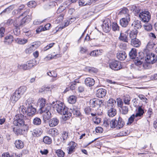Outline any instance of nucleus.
Segmentation results:
<instances>
[{
  "label": "nucleus",
  "instance_id": "6ab92c4d",
  "mask_svg": "<svg viewBox=\"0 0 157 157\" xmlns=\"http://www.w3.org/2000/svg\"><path fill=\"white\" fill-rule=\"evenodd\" d=\"M36 112V109L32 105H29L27 108V115L29 116H33Z\"/></svg>",
  "mask_w": 157,
  "mask_h": 157
},
{
  "label": "nucleus",
  "instance_id": "f03ea898",
  "mask_svg": "<svg viewBox=\"0 0 157 157\" xmlns=\"http://www.w3.org/2000/svg\"><path fill=\"white\" fill-rule=\"evenodd\" d=\"M26 90L27 87L25 86H20L16 90L10 98L11 102L13 103H15L24 94Z\"/></svg>",
  "mask_w": 157,
  "mask_h": 157
},
{
  "label": "nucleus",
  "instance_id": "7ed1b4c3",
  "mask_svg": "<svg viewBox=\"0 0 157 157\" xmlns=\"http://www.w3.org/2000/svg\"><path fill=\"white\" fill-rule=\"evenodd\" d=\"M142 52L144 54V60L147 63L153 64L157 60V56L147 49H144Z\"/></svg>",
  "mask_w": 157,
  "mask_h": 157
},
{
  "label": "nucleus",
  "instance_id": "37998d69",
  "mask_svg": "<svg viewBox=\"0 0 157 157\" xmlns=\"http://www.w3.org/2000/svg\"><path fill=\"white\" fill-rule=\"evenodd\" d=\"M128 33H121L119 37V39H127Z\"/></svg>",
  "mask_w": 157,
  "mask_h": 157
},
{
  "label": "nucleus",
  "instance_id": "052dcab7",
  "mask_svg": "<svg viewBox=\"0 0 157 157\" xmlns=\"http://www.w3.org/2000/svg\"><path fill=\"white\" fill-rule=\"evenodd\" d=\"M46 19H45L44 20H43L42 21H39L38 19H36L34 20V21L33 22V24L34 25H38L42 23L43 22L45 21Z\"/></svg>",
  "mask_w": 157,
  "mask_h": 157
},
{
  "label": "nucleus",
  "instance_id": "a18cd8bd",
  "mask_svg": "<svg viewBox=\"0 0 157 157\" xmlns=\"http://www.w3.org/2000/svg\"><path fill=\"white\" fill-rule=\"evenodd\" d=\"M131 99L129 96L127 97L124 96L123 100L124 103L126 105H129Z\"/></svg>",
  "mask_w": 157,
  "mask_h": 157
},
{
  "label": "nucleus",
  "instance_id": "a878e982",
  "mask_svg": "<svg viewBox=\"0 0 157 157\" xmlns=\"http://www.w3.org/2000/svg\"><path fill=\"white\" fill-rule=\"evenodd\" d=\"M117 129H120L122 128L124 125V123L123 121L122 118L119 117H118V119H117Z\"/></svg>",
  "mask_w": 157,
  "mask_h": 157
},
{
  "label": "nucleus",
  "instance_id": "f3484780",
  "mask_svg": "<svg viewBox=\"0 0 157 157\" xmlns=\"http://www.w3.org/2000/svg\"><path fill=\"white\" fill-rule=\"evenodd\" d=\"M85 83L87 86H92L95 83V81L94 79L91 78H87L85 80Z\"/></svg>",
  "mask_w": 157,
  "mask_h": 157
},
{
  "label": "nucleus",
  "instance_id": "1a4fd4ad",
  "mask_svg": "<svg viewBox=\"0 0 157 157\" xmlns=\"http://www.w3.org/2000/svg\"><path fill=\"white\" fill-rule=\"evenodd\" d=\"M68 108L64 105L63 107V108L61 109L62 112L63 113H59L64 116L63 118L65 120H67L71 116V113L68 111Z\"/></svg>",
  "mask_w": 157,
  "mask_h": 157
},
{
  "label": "nucleus",
  "instance_id": "cd10ccee",
  "mask_svg": "<svg viewBox=\"0 0 157 157\" xmlns=\"http://www.w3.org/2000/svg\"><path fill=\"white\" fill-rule=\"evenodd\" d=\"M117 113L116 110L114 108H110L108 111V115L111 117H113L115 116Z\"/></svg>",
  "mask_w": 157,
  "mask_h": 157
},
{
  "label": "nucleus",
  "instance_id": "9d476101",
  "mask_svg": "<svg viewBox=\"0 0 157 157\" xmlns=\"http://www.w3.org/2000/svg\"><path fill=\"white\" fill-rule=\"evenodd\" d=\"M29 18L27 17H25L22 19L21 21V23L18 24H17V25L15 26V30H17L16 31H18L20 30V28L21 27H22L24 25V24L26 22H28L30 21L31 19L30 18V17L29 15H28Z\"/></svg>",
  "mask_w": 157,
  "mask_h": 157
},
{
  "label": "nucleus",
  "instance_id": "c756f323",
  "mask_svg": "<svg viewBox=\"0 0 157 157\" xmlns=\"http://www.w3.org/2000/svg\"><path fill=\"white\" fill-rule=\"evenodd\" d=\"M26 63L28 65V67H29L30 69L37 64V62L35 59H33L28 61Z\"/></svg>",
  "mask_w": 157,
  "mask_h": 157
},
{
  "label": "nucleus",
  "instance_id": "dca6fc26",
  "mask_svg": "<svg viewBox=\"0 0 157 157\" xmlns=\"http://www.w3.org/2000/svg\"><path fill=\"white\" fill-rule=\"evenodd\" d=\"M106 94V90L103 89H99L96 92V96L99 98H102L105 96Z\"/></svg>",
  "mask_w": 157,
  "mask_h": 157
},
{
  "label": "nucleus",
  "instance_id": "bb28decb",
  "mask_svg": "<svg viewBox=\"0 0 157 157\" xmlns=\"http://www.w3.org/2000/svg\"><path fill=\"white\" fill-rule=\"evenodd\" d=\"M72 110V113L74 115L77 117L81 115V113L80 112L79 109L77 108L76 106H74Z\"/></svg>",
  "mask_w": 157,
  "mask_h": 157
},
{
  "label": "nucleus",
  "instance_id": "aec40b11",
  "mask_svg": "<svg viewBox=\"0 0 157 157\" xmlns=\"http://www.w3.org/2000/svg\"><path fill=\"white\" fill-rule=\"evenodd\" d=\"M105 122L107 125H108L109 123L110 124V126L111 128H114L116 127L117 129V121L116 118L115 119H113L111 121H109L108 120L107 121H106Z\"/></svg>",
  "mask_w": 157,
  "mask_h": 157
},
{
  "label": "nucleus",
  "instance_id": "5701e85b",
  "mask_svg": "<svg viewBox=\"0 0 157 157\" xmlns=\"http://www.w3.org/2000/svg\"><path fill=\"white\" fill-rule=\"evenodd\" d=\"M32 134L35 137H39L42 134V130L40 129H36L31 131Z\"/></svg>",
  "mask_w": 157,
  "mask_h": 157
},
{
  "label": "nucleus",
  "instance_id": "58836bf2",
  "mask_svg": "<svg viewBox=\"0 0 157 157\" xmlns=\"http://www.w3.org/2000/svg\"><path fill=\"white\" fill-rule=\"evenodd\" d=\"M68 101L70 104L75 103L76 101V98L75 96H71L68 98Z\"/></svg>",
  "mask_w": 157,
  "mask_h": 157
},
{
  "label": "nucleus",
  "instance_id": "423d86ee",
  "mask_svg": "<svg viewBox=\"0 0 157 157\" xmlns=\"http://www.w3.org/2000/svg\"><path fill=\"white\" fill-rule=\"evenodd\" d=\"M12 128L14 133L17 136L23 134L24 132H27L29 128L28 126H26L25 128L23 127V129L19 128L16 126H12Z\"/></svg>",
  "mask_w": 157,
  "mask_h": 157
},
{
  "label": "nucleus",
  "instance_id": "0e129e2a",
  "mask_svg": "<svg viewBox=\"0 0 157 157\" xmlns=\"http://www.w3.org/2000/svg\"><path fill=\"white\" fill-rule=\"evenodd\" d=\"M95 131L97 133H101L103 132V130L101 127H98L96 128Z\"/></svg>",
  "mask_w": 157,
  "mask_h": 157
},
{
  "label": "nucleus",
  "instance_id": "4d7b16f0",
  "mask_svg": "<svg viewBox=\"0 0 157 157\" xmlns=\"http://www.w3.org/2000/svg\"><path fill=\"white\" fill-rule=\"evenodd\" d=\"M135 117H136L135 116V115L134 114L132 115L128 119V123L130 124L132 123L133 122Z\"/></svg>",
  "mask_w": 157,
  "mask_h": 157
},
{
  "label": "nucleus",
  "instance_id": "4be33fe9",
  "mask_svg": "<svg viewBox=\"0 0 157 157\" xmlns=\"http://www.w3.org/2000/svg\"><path fill=\"white\" fill-rule=\"evenodd\" d=\"M59 123V120L56 118H53L50 120L49 122V125L51 127L56 126Z\"/></svg>",
  "mask_w": 157,
  "mask_h": 157
},
{
  "label": "nucleus",
  "instance_id": "338daca9",
  "mask_svg": "<svg viewBox=\"0 0 157 157\" xmlns=\"http://www.w3.org/2000/svg\"><path fill=\"white\" fill-rule=\"evenodd\" d=\"M117 104L118 106L121 108L123 106V102L122 100L118 98L117 99Z\"/></svg>",
  "mask_w": 157,
  "mask_h": 157
},
{
  "label": "nucleus",
  "instance_id": "f704fd0d",
  "mask_svg": "<svg viewBox=\"0 0 157 157\" xmlns=\"http://www.w3.org/2000/svg\"><path fill=\"white\" fill-rule=\"evenodd\" d=\"M61 137L62 138V141L65 142L68 138V133L66 131H63Z\"/></svg>",
  "mask_w": 157,
  "mask_h": 157
},
{
  "label": "nucleus",
  "instance_id": "8fccbe9b",
  "mask_svg": "<svg viewBox=\"0 0 157 157\" xmlns=\"http://www.w3.org/2000/svg\"><path fill=\"white\" fill-rule=\"evenodd\" d=\"M155 44L151 41L149 42L147 45L146 48L147 49H147L148 51V49H151L153 48Z\"/></svg>",
  "mask_w": 157,
  "mask_h": 157
},
{
  "label": "nucleus",
  "instance_id": "2eb2a0df",
  "mask_svg": "<svg viewBox=\"0 0 157 157\" xmlns=\"http://www.w3.org/2000/svg\"><path fill=\"white\" fill-rule=\"evenodd\" d=\"M111 24L110 22H109L107 20H105L102 25V29L104 31L105 33H108L110 29V26Z\"/></svg>",
  "mask_w": 157,
  "mask_h": 157
},
{
  "label": "nucleus",
  "instance_id": "f257e3e1",
  "mask_svg": "<svg viewBox=\"0 0 157 157\" xmlns=\"http://www.w3.org/2000/svg\"><path fill=\"white\" fill-rule=\"evenodd\" d=\"M37 103L41 112L44 113L43 115L44 120H49L51 115L50 111L51 109V105L47 103L46 99L43 98H39Z\"/></svg>",
  "mask_w": 157,
  "mask_h": 157
},
{
  "label": "nucleus",
  "instance_id": "7c9ffc66",
  "mask_svg": "<svg viewBox=\"0 0 157 157\" xmlns=\"http://www.w3.org/2000/svg\"><path fill=\"white\" fill-rule=\"evenodd\" d=\"M58 130L55 128H52L48 131V133L51 136L54 137L58 134Z\"/></svg>",
  "mask_w": 157,
  "mask_h": 157
},
{
  "label": "nucleus",
  "instance_id": "5fc2aeb1",
  "mask_svg": "<svg viewBox=\"0 0 157 157\" xmlns=\"http://www.w3.org/2000/svg\"><path fill=\"white\" fill-rule=\"evenodd\" d=\"M18 68L19 69H23L24 70H27V68L25 64L18 65L17 66Z\"/></svg>",
  "mask_w": 157,
  "mask_h": 157
},
{
  "label": "nucleus",
  "instance_id": "603ef678",
  "mask_svg": "<svg viewBox=\"0 0 157 157\" xmlns=\"http://www.w3.org/2000/svg\"><path fill=\"white\" fill-rule=\"evenodd\" d=\"M144 29L147 31H150L152 29V25L150 24L144 25Z\"/></svg>",
  "mask_w": 157,
  "mask_h": 157
},
{
  "label": "nucleus",
  "instance_id": "ddd939ff",
  "mask_svg": "<svg viewBox=\"0 0 157 157\" xmlns=\"http://www.w3.org/2000/svg\"><path fill=\"white\" fill-rule=\"evenodd\" d=\"M130 17L127 16L125 17L122 18L120 20V25L123 27H126L130 21Z\"/></svg>",
  "mask_w": 157,
  "mask_h": 157
},
{
  "label": "nucleus",
  "instance_id": "473e14b6",
  "mask_svg": "<svg viewBox=\"0 0 157 157\" xmlns=\"http://www.w3.org/2000/svg\"><path fill=\"white\" fill-rule=\"evenodd\" d=\"M128 108L127 106L124 105L121 108L120 111L121 113L123 115L127 114L128 112Z\"/></svg>",
  "mask_w": 157,
  "mask_h": 157
},
{
  "label": "nucleus",
  "instance_id": "412c9836",
  "mask_svg": "<svg viewBox=\"0 0 157 157\" xmlns=\"http://www.w3.org/2000/svg\"><path fill=\"white\" fill-rule=\"evenodd\" d=\"M117 57L118 59L123 60L126 58L127 55L124 52L121 51L117 53Z\"/></svg>",
  "mask_w": 157,
  "mask_h": 157
},
{
  "label": "nucleus",
  "instance_id": "79ce46f5",
  "mask_svg": "<svg viewBox=\"0 0 157 157\" xmlns=\"http://www.w3.org/2000/svg\"><path fill=\"white\" fill-rule=\"evenodd\" d=\"M52 140L48 136H45L43 139V142L46 144H51Z\"/></svg>",
  "mask_w": 157,
  "mask_h": 157
},
{
  "label": "nucleus",
  "instance_id": "20e7f679",
  "mask_svg": "<svg viewBox=\"0 0 157 157\" xmlns=\"http://www.w3.org/2000/svg\"><path fill=\"white\" fill-rule=\"evenodd\" d=\"M26 119V117L21 114L16 115L14 118L13 124L14 126L25 127L28 124L25 123V120Z\"/></svg>",
  "mask_w": 157,
  "mask_h": 157
},
{
  "label": "nucleus",
  "instance_id": "0eeeda50",
  "mask_svg": "<svg viewBox=\"0 0 157 157\" xmlns=\"http://www.w3.org/2000/svg\"><path fill=\"white\" fill-rule=\"evenodd\" d=\"M139 17L142 21L148 22L151 19V15L149 11H144L140 13Z\"/></svg>",
  "mask_w": 157,
  "mask_h": 157
},
{
  "label": "nucleus",
  "instance_id": "a19ab883",
  "mask_svg": "<svg viewBox=\"0 0 157 157\" xmlns=\"http://www.w3.org/2000/svg\"><path fill=\"white\" fill-rule=\"evenodd\" d=\"M137 32L136 31L135 32H132L130 33L129 36V37L131 39H136V36Z\"/></svg>",
  "mask_w": 157,
  "mask_h": 157
},
{
  "label": "nucleus",
  "instance_id": "09e8293b",
  "mask_svg": "<svg viewBox=\"0 0 157 157\" xmlns=\"http://www.w3.org/2000/svg\"><path fill=\"white\" fill-rule=\"evenodd\" d=\"M27 5L30 8H34L36 6V4L35 2L32 1L29 2Z\"/></svg>",
  "mask_w": 157,
  "mask_h": 157
},
{
  "label": "nucleus",
  "instance_id": "9b49d317",
  "mask_svg": "<svg viewBox=\"0 0 157 157\" xmlns=\"http://www.w3.org/2000/svg\"><path fill=\"white\" fill-rule=\"evenodd\" d=\"M102 101L96 99H93L90 101V107L92 108H96L98 109L102 103Z\"/></svg>",
  "mask_w": 157,
  "mask_h": 157
},
{
  "label": "nucleus",
  "instance_id": "b1692460",
  "mask_svg": "<svg viewBox=\"0 0 157 157\" xmlns=\"http://www.w3.org/2000/svg\"><path fill=\"white\" fill-rule=\"evenodd\" d=\"M16 148L18 149H21L24 147V144L23 142L21 140H16L14 143Z\"/></svg>",
  "mask_w": 157,
  "mask_h": 157
},
{
  "label": "nucleus",
  "instance_id": "bf43d9fd",
  "mask_svg": "<svg viewBox=\"0 0 157 157\" xmlns=\"http://www.w3.org/2000/svg\"><path fill=\"white\" fill-rule=\"evenodd\" d=\"M65 9V7L63 6H61L58 8L57 13H59L61 12H62Z\"/></svg>",
  "mask_w": 157,
  "mask_h": 157
},
{
  "label": "nucleus",
  "instance_id": "4c0bfd02",
  "mask_svg": "<svg viewBox=\"0 0 157 157\" xmlns=\"http://www.w3.org/2000/svg\"><path fill=\"white\" fill-rule=\"evenodd\" d=\"M35 49V48L31 45L29 47L27 48L25 51L26 54H29L32 52Z\"/></svg>",
  "mask_w": 157,
  "mask_h": 157
},
{
  "label": "nucleus",
  "instance_id": "f8f14e48",
  "mask_svg": "<svg viewBox=\"0 0 157 157\" xmlns=\"http://www.w3.org/2000/svg\"><path fill=\"white\" fill-rule=\"evenodd\" d=\"M142 60H144V54L142 52H140L139 53L138 56L136 57V59L135 60V63L137 66L141 65L143 61Z\"/></svg>",
  "mask_w": 157,
  "mask_h": 157
},
{
  "label": "nucleus",
  "instance_id": "72a5a7b5",
  "mask_svg": "<svg viewBox=\"0 0 157 157\" xmlns=\"http://www.w3.org/2000/svg\"><path fill=\"white\" fill-rule=\"evenodd\" d=\"M116 103L115 100L112 98L110 99L107 101L108 106L110 108H114L115 107L114 105Z\"/></svg>",
  "mask_w": 157,
  "mask_h": 157
},
{
  "label": "nucleus",
  "instance_id": "39448f33",
  "mask_svg": "<svg viewBox=\"0 0 157 157\" xmlns=\"http://www.w3.org/2000/svg\"><path fill=\"white\" fill-rule=\"evenodd\" d=\"M110 67L114 71H118L122 68L121 62L118 61L113 60L109 63Z\"/></svg>",
  "mask_w": 157,
  "mask_h": 157
},
{
  "label": "nucleus",
  "instance_id": "6e6d98bb",
  "mask_svg": "<svg viewBox=\"0 0 157 157\" xmlns=\"http://www.w3.org/2000/svg\"><path fill=\"white\" fill-rule=\"evenodd\" d=\"M15 41L20 44H24L27 42V40H15Z\"/></svg>",
  "mask_w": 157,
  "mask_h": 157
},
{
  "label": "nucleus",
  "instance_id": "c85d7f7f",
  "mask_svg": "<svg viewBox=\"0 0 157 157\" xmlns=\"http://www.w3.org/2000/svg\"><path fill=\"white\" fill-rule=\"evenodd\" d=\"M144 113V110L142 108V106H140L138 108L137 113L135 114L136 117H142Z\"/></svg>",
  "mask_w": 157,
  "mask_h": 157
},
{
  "label": "nucleus",
  "instance_id": "c03bdc74",
  "mask_svg": "<svg viewBox=\"0 0 157 157\" xmlns=\"http://www.w3.org/2000/svg\"><path fill=\"white\" fill-rule=\"evenodd\" d=\"M56 153L57 154L58 157H63L65 155L64 152L60 149L56 150Z\"/></svg>",
  "mask_w": 157,
  "mask_h": 157
},
{
  "label": "nucleus",
  "instance_id": "c9c22d12",
  "mask_svg": "<svg viewBox=\"0 0 157 157\" xmlns=\"http://www.w3.org/2000/svg\"><path fill=\"white\" fill-rule=\"evenodd\" d=\"M128 10L126 8H125L123 9L121 11H120L119 14L121 15H125V17L127 16H128L130 17V16L128 14Z\"/></svg>",
  "mask_w": 157,
  "mask_h": 157
},
{
  "label": "nucleus",
  "instance_id": "864d4df0",
  "mask_svg": "<svg viewBox=\"0 0 157 157\" xmlns=\"http://www.w3.org/2000/svg\"><path fill=\"white\" fill-rule=\"evenodd\" d=\"M47 74L50 77H53V78H55L57 76V74L53 71H50L49 72H48L47 73Z\"/></svg>",
  "mask_w": 157,
  "mask_h": 157
},
{
  "label": "nucleus",
  "instance_id": "774afa93",
  "mask_svg": "<svg viewBox=\"0 0 157 157\" xmlns=\"http://www.w3.org/2000/svg\"><path fill=\"white\" fill-rule=\"evenodd\" d=\"M84 111L86 114L89 115L91 112V109L89 107H87L84 109Z\"/></svg>",
  "mask_w": 157,
  "mask_h": 157
},
{
  "label": "nucleus",
  "instance_id": "ea45409f",
  "mask_svg": "<svg viewBox=\"0 0 157 157\" xmlns=\"http://www.w3.org/2000/svg\"><path fill=\"white\" fill-rule=\"evenodd\" d=\"M41 121L39 117H36L35 118L33 121V123L36 125H39L41 124Z\"/></svg>",
  "mask_w": 157,
  "mask_h": 157
},
{
  "label": "nucleus",
  "instance_id": "13d9d810",
  "mask_svg": "<svg viewBox=\"0 0 157 157\" xmlns=\"http://www.w3.org/2000/svg\"><path fill=\"white\" fill-rule=\"evenodd\" d=\"M5 31V29L4 28L2 27L0 28V38H2L4 36Z\"/></svg>",
  "mask_w": 157,
  "mask_h": 157
},
{
  "label": "nucleus",
  "instance_id": "e2e57ef3",
  "mask_svg": "<svg viewBox=\"0 0 157 157\" xmlns=\"http://www.w3.org/2000/svg\"><path fill=\"white\" fill-rule=\"evenodd\" d=\"M44 31L45 30L44 29V27L43 26H40L38 28H37L36 30V32L37 33H39L42 31Z\"/></svg>",
  "mask_w": 157,
  "mask_h": 157
},
{
  "label": "nucleus",
  "instance_id": "69168bd1",
  "mask_svg": "<svg viewBox=\"0 0 157 157\" xmlns=\"http://www.w3.org/2000/svg\"><path fill=\"white\" fill-rule=\"evenodd\" d=\"M33 44H32V45L36 49L40 45L41 43L40 41H37L36 42H35L34 43H33Z\"/></svg>",
  "mask_w": 157,
  "mask_h": 157
},
{
  "label": "nucleus",
  "instance_id": "4468645a",
  "mask_svg": "<svg viewBox=\"0 0 157 157\" xmlns=\"http://www.w3.org/2000/svg\"><path fill=\"white\" fill-rule=\"evenodd\" d=\"M77 146V144L74 142H71L70 143V146L67 147V150L68 151V154H71L75 151V147Z\"/></svg>",
  "mask_w": 157,
  "mask_h": 157
},
{
  "label": "nucleus",
  "instance_id": "a211bd4d",
  "mask_svg": "<svg viewBox=\"0 0 157 157\" xmlns=\"http://www.w3.org/2000/svg\"><path fill=\"white\" fill-rule=\"evenodd\" d=\"M131 26L134 28L136 31H137V29H140L142 27L141 21L138 20L134 21L132 24Z\"/></svg>",
  "mask_w": 157,
  "mask_h": 157
},
{
  "label": "nucleus",
  "instance_id": "6e6552de",
  "mask_svg": "<svg viewBox=\"0 0 157 157\" xmlns=\"http://www.w3.org/2000/svg\"><path fill=\"white\" fill-rule=\"evenodd\" d=\"M64 105L60 101H53L51 104V105L53 106V108L56 110L58 113H62L61 109L63 108V107Z\"/></svg>",
  "mask_w": 157,
  "mask_h": 157
},
{
  "label": "nucleus",
  "instance_id": "393cba45",
  "mask_svg": "<svg viewBox=\"0 0 157 157\" xmlns=\"http://www.w3.org/2000/svg\"><path fill=\"white\" fill-rule=\"evenodd\" d=\"M137 54V51L136 49L135 48H133L129 53V56L131 59H134L136 56Z\"/></svg>",
  "mask_w": 157,
  "mask_h": 157
},
{
  "label": "nucleus",
  "instance_id": "3c124183",
  "mask_svg": "<svg viewBox=\"0 0 157 157\" xmlns=\"http://www.w3.org/2000/svg\"><path fill=\"white\" fill-rule=\"evenodd\" d=\"M79 52L81 54L86 53L87 51V49L86 47H80L79 48Z\"/></svg>",
  "mask_w": 157,
  "mask_h": 157
},
{
  "label": "nucleus",
  "instance_id": "680f3d73",
  "mask_svg": "<svg viewBox=\"0 0 157 157\" xmlns=\"http://www.w3.org/2000/svg\"><path fill=\"white\" fill-rule=\"evenodd\" d=\"M78 83V82H77L76 81H75L72 82L71 85L70 86L69 88L71 90H74L76 88V84Z\"/></svg>",
  "mask_w": 157,
  "mask_h": 157
},
{
  "label": "nucleus",
  "instance_id": "2f4dec72",
  "mask_svg": "<svg viewBox=\"0 0 157 157\" xmlns=\"http://www.w3.org/2000/svg\"><path fill=\"white\" fill-rule=\"evenodd\" d=\"M131 44L135 47H138L141 44V42L140 40H131Z\"/></svg>",
  "mask_w": 157,
  "mask_h": 157
},
{
  "label": "nucleus",
  "instance_id": "de8ad7c7",
  "mask_svg": "<svg viewBox=\"0 0 157 157\" xmlns=\"http://www.w3.org/2000/svg\"><path fill=\"white\" fill-rule=\"evenodd\" d=\"M112 29L113 31H118L119 29V27L117 23L113 22L112 24Z\"/></svg>",
  "mask_w": 157,
  "mask_h": 157
},
{
  "label": "nucleus",
  "instance_id": "49530a36",
  "mask_svg": "<svg viewBox=\"0 0 157 157\" xmlns=\"http://www.w3.org/2000/svg\"><path fill=\"white\" fill-rule=\"evenodd\" d=\"M65 15V13L64 12L60 14L58 16V17L57 19V21H59V22L62 21L63 19V17Z\"/></svg>",
  "mask_w": 157,
  "mask_h": 157
},
{
  "label": "nucleus",
  "instance_id": "e433bc0d",
  "mask_svg": "<svg viewBox=\"0 0 157 157\" xmlns=\"http://www.w3.org/2000/svg\"><path fill=\"white\" fill-rule=\"evenodd\" d=\"M98 0H90L87 2H80V4L81 5H89L92 3H94L97 2L98 1Z\"/></svg>",
  "mask_w": 157,
  "mask_h": 157
}]
</instances>
